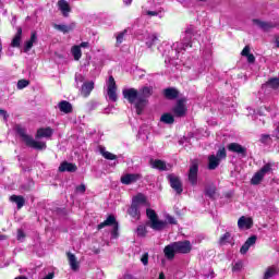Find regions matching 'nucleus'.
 <instances>
[{
  "label": "nucleus",
  "mask_w": 279,
  "mask_h": 279,
  "mask_svg": "<svg viewBox=\"0 0 279 279\" xmlns=\"http://www.w3.org/2000/svg\"><path fill=\"white\" fill-rule=\"evenodd\" d=\"M53 136V129L41 128L36 133V138H51Z\"/></svg>",
  "instance_id": "6ab92c4d"
},
{
  "label": "nucleus",
  "mask_w": 279,
  "mask_h": 279,
  "mask_svg": "<svg viewBox=\"0 0 279 279\" xmlns=\"http://www.w3.org/2000/svg\"><path fill=\"white\" fill-rule=\"evenodd\" d=\"M80 47V49H86V47H88V41H83V43H81V45L78 46Z\"/></svg>",
  "instance_id": "bf43d9fd"
},
{
  "label": "nucleus",
  "mask_w": 279,
  "mask_h": 279,
  "mask_svg": "<svg viewBox=\"0 0 279 279\" xmlns=\"http://www.w3.org/2000/svg\"><path fill=\"white\" fill-rule=\"evenodd\" d=\"M275 43H276V46L279 47V40H278V38L275 40Z\"/></svg>",
  "instance_id": "69168bd1"
},
{
  "label": "nucleus",
  "mask_w": 279,
  "mask_h": 279,
  "mask_svg": "<svg viewBox=\"0 0 279 279\" xmlns=\"http://www.w3.org/2000/svg\"><path fill=\"white\" fill-rule=\"evenodd\" d=\"M125 5H131L132 4V0H123Z\"/></svg>",
  "instance_id": "680f3d73"
},
{
  "label": "nucleus",
  "mask_w": 279,
  "mask_h": 279,
  "mask_svg": "<svg viewBox=\"0 0 279 279\" xmlns=\"http://www.w3.org/2000/svg\"><path fill=\"white\" fill-rule=\"evenodd\" d=\"M163 95L167 99H178V95H180V92L173 87L166 88L163 90Z\"/></svg>",
  "instance_id": "cd10ccee"
},
{
  "label": "nucleus",
  "mask_w": 279,
  "mask_h": 279,
  "mask_svg": "<svg viewBox=\"0 0 279 279\" xmlns=\"http://www.w3.org/2000/svg\"><path fill=\"white\" fill-rule=\"evenodd\" d=\"M137 236H146L147 234V228L143 225H140L136 229Z\"/></svg>",
  "instance_id": "a19ab883"
},
{
  "label": "nucleus",
  "mask_w": 279,
  "mask_h": 279,
  "mask_svg": "<svg viewBox=\"0 0 279 279\" xmlns=\"http://www.w3.org/2000/svg\"><path fill=\"white\" fill-rule=\"evenodd\" d=\"M241 269H243V262L239 260L233 265L232 271H241Z\"/></svg>",
  "instance_id": "49530a36"
},
{
  "label": "nucleus",
  "mask_w": 279,
  "mask_h": 279,
  "mask_svg": "<svg viewBox=\"0 0 279 279\" xmlns=\"http://www.w3.org/2000/svg\"><path fill=\"white\" fill-rule=\"evenodd\" d=\"M143 14L145 16H158V14H160V11H143Z\"/></svg>",
  "instance_id": "de8ad7c7"
},
{
  "label": "nucleus",
  "mask_w": 279,
  "mask_h": 279,
  "mask_svg": "<svg viewBox=\"0 0 279 279\" xmlns=\"http://www.w3.org/2000/svg\"><path fill=\"white\" fill-rule=\"evenodd\" d=\"M71 53L74 60L78 61L82 58V48H80V46H73L71 48Z\"/></svg>",
  "instance_id": "f704fd0d"
},
{
  "label": "nucleus",
  "mask_w": 279,
  "mask_h": 279,
  "mask_svg": "<svg viewBox=\"0 0 279 279\" xmlns=\"http://www.w3.org/2000/svg\"><path fill=\"white\" fill-rule=\"evenodd\" d=\"M250 247L246 242H244V244L242 245V247L240 248V254H245L246 252H250Z\"/></svg>",
  "instance_id": "3c124183"
},
{
  "label": "nucleus",
  "mask_w": 279,
  "mask_h": 279,
  "mask_svg": "<svg viewBox=\"0 0 279 279\" xmlns=\"http://www.w3.org/2000/svg\"><path fill=\"white\" fill-rule=\"evenodd\" d=\"M166 223H170L171 226H175L178 220L171 215H166Z\"/></svg>",
  "instance_id": "c03bdc74"
},
{
  "label": "nucleus",
  "mask_w": 279,
  "mask_h": 279,
  "mask_svg": "<svg viewBox=\"0 0 279 279\" xmlns=\"http://www.w3.org/2000/svg\"><path fill=\"white\" fill-rule=\"evenodd\" d=\"M125 36H128V29H124V31L116 34L117 47H119L123 43V40H125Z\"/></svg>",
  "instance_id": "72a5a7b5"
},
{
  "label": "nucleus",
  "mask_w": 279,
  "mask_h": 279,
  "mask_svg": "<svg viewBox=\"0 0 279 279\" xmlns=\"http://www.w3.org/2000/svg\"><path fill=\"white\" fill-rule=\"evenodd\" d=\"M246 58H247V62L250 64H254L256 62V57H254V54H252V53L246 56Z\"/></svg>",
  "instance_id": "864d4df0"
},
{
  "label": "nucleus",
  "mask_w": 279,
  "mask_h": 279,
  "mask_svg": "<svg viewBox=\"0 0 279 279\" xmlns=\"http://www.w3.org/2000/svg\"><path fill=\"white\" fill-rule=\"evenodd\" d=\"M266 84L267 86L276 90L279 88V78L278 77L270 78Z\"/></svg>",
  "instance_id": "4c0bfd02"
},
{
  "label": "nucleus",
  "mask_w": 279,
  "mask_h": 279,
  "mask_svg": "<svg viewBox=\"0 0 279 279\" xmlns=\"http://www.w3.org/2000/svg\"><path fill=\"white\" fill-rule=\"evenodd\" d=\"M53 27L54 29H58V32H62V34H69V32L75 29V23H71L70 25L54 24Z\"/></svg>",
  "instance_id": "b1692460"
},
{
  "label": "nucleus",
  "mask_w": 279,
  "mask_h": 279,
  "mask_svg": "<svg viewBox=\"0 0 279 279\" xmlns=\"http://www.w3.org/2000/svg\"><path fill=\"white\" fill-rule=\"evenodd\" d=\"M272 167L274 165L271 163L264 165L260 170L254 173V175L251 179V184H253V186H258V184H260V182L265 180V175L274 171Z\"/></svg>",
  "instance_id": "423d86ee"
},
{
  "label": "nucleus",
  "mask_w": 279,
  "mask_h": 279,
  "mask_svg": "<svg viewBox=\"0 0 279 279\" xmlns=\"http://www.w3.org/2000/svg\"><path fill=\"white\" fill-rule=\"evenodd\" d=\"M36 40H38V36L36 35V32H33L31 35V39L25 43V46H24L25 53H27L34 47V43H36Z\"/></svg>",
  "instance_id": "c756f323"
},
{
  "label": "nucleus",
  "mask_w": 279,
  "mask_h": 279,
  "mask_svg": "<svg viewBox=\"0 0 279 279\" xmlns=\"http://www.w3.org/2000/svg\"><path fill=\"white\" fill-rule=\"evenodd\" d=\"M142 178L143 175H141L140 173H126L121 177L120 181L122 184L130 185L138 182V180H141Z\"/></svg>",
  "instance_id": "f8f14e48"
},
{
  "label": "nucleus",
  "mask_w": 279,
  "mask_h": 279,
  "mask_svg": "<svg viewBox=\"0 0 279 279\" xmlns=\"http://www.w3.org/2000/svg\"><path fill=\"white\" fill-rule=\"evenodd\" d=\"M140 97L138 101L136 104V113L142 114L143 110H145V106H147V99H149V96L153 95L154 89L151 87H142L138 89Z\"/></svg>",
  "instance_id": "20e7f679"
},
{
  "label": "nucleus",
  "mask_w": 279,
  "mask_h": 279,
  "mask_svg": "<svg viewBox=\"0 0 279 279\" xmlns=\"http://www.w3.org/2000/svg\"><path fill=\"white\" fill-rule=\"evenodd\" d=\"M0 117H3L4 121H8V117H10L8 114V111L0 109Z\"/></svg>",
  "instance_id": "6e6d98bb"
},
{
  "label": "nucleus",
  "mask_w": 279,
  "mask_h": 279,
  "mask_svg": "<svg viewBox=\"0 0 279 279\" xmlns=\"http://www.w3.org/2000/svg\"><path fill=\"white\" fill-rule=\"evenodd\" d=\"M106 226H113V230L111 232L112 239H117L119 236V223L117 222V218L114 216H108V218L98 225V230H102Z\"/></svg>",
  "instance_id": "6e6552de"
},
{
  "label": "nucleus",
  "mask_w": 279,
  "mask_h": 279,
  "mask_svg": "<svg viewBox=\"0 0 279 279\" xmlns=\"http://www.w3.org/2000/svg\"><path fill=\"white\" fill-rule=\"evenodd\" d=\"M199 171V163H197V160H193L190 166L189 170V182L192 186H195L197 184V173Z\"/></svg>",
  "instance_id": "9d476101"
},
{
  "label": "nucleus",
  "mask_w": 279,
  "mask_h": 279,
  "mask_svg": "<svg viewBox=\"0 0 279 279\" xmlns=\"http://www.w3.org/2000/svg\"><path fill=\"white\" fill-rule=\"evenodd\" d=\"M230 239H232V235L230 234V232H227L219 239V244L226 245V243H230Z\"/></svg>",
  "instance_id": "58836bf2"
},
{
  "label": "nucleus",
  "mask_w": 279,
  "mask_h": 279,
  "mask_svg": "<svg viewBox=\"0 0 279 279\" xmlns=\"http://www.w3.org/2000/svg\"><path fill=\"white\" fill-rule=\"evenodd\" d=\"M94 88H95V83L94 82L84 83L82 88H81V95L83 97H88V95H90V93H93Z\"/></svg>",
  "instance_id": "393cba45"
},
{
  "label": "nucleus",
  "mask_w": 279,
  "mask_h": 279,
  "mask_svg": "<svg viewBox=\"0 0 279 279\" xmlns=\"http://www.w3.org/2000/svg\"><path fill=\"white\" fill-rule=\"evenodd\" d=\"M150 228L157 231L165 230L167 228V221L158 220L157 218L150 222Z\"/></svg>",
  "instance_id": "7c9ffc66"
},
{
  "label": "nucleus",
  "mask_w": 279,
  "mask_h": 279,
  "mask_svg": "<svg viewBox=\"0 0 279 279\" xmlns=\"http://www.w3.org/2000/svg\"><path fill=\"white\" fill-rule=\"evenodd\" d=\"M27 86H29V81H27V80H20L17 82L19 90H23V88H27Z\"/></svg>",
  "instance_id": "79ce46f5"
},
{
  "label": "nucleus",
  "mask_w": 279,
  "mask_h": 279,
  "mask_svg": "<svg viewBox=\"0 0 279 279\" xmlns=\"http://www.w3.org/2000/svg\"><path fill=\"white\" fill-rule=\"evenodd\" d=\"M146 215L150 220V223L156 221V219H158V215H156V211L154 209H146Z\"/></svg>",
  "instance_id": "ea45409f"
},
{
  "label": "nucleus",
  "mask_w": 279,
  "mask_h": 279,
  "mask_svg": "<svg viewBox=\"0 0 279 279\" xmlns=\"http://www.w3.org/2000/svg\"><path fill=\"white\" fill-rule=\"evenodd\" d=\"M269 141H271V136L270 135L263 134L260 136V143H264L265 145H267V143H269Z\"/></svg>",
  "instance_id": "09e8293b"
},
{
  "label": "nucleus",
  "mask_w": 279,
  "mask_h": 279,
  "mask_svg": "<svg viewBox=\"0 0 279 279\" xmlns=\"http://www.w3.org/2000/svg\"><path fill=\"white\" fill-rule=\"evenodd\" d=\"M9 201L12 204H16L17 210H21V208L25 206V197H23L22 195H11Z\"/></svg>",
  "instance_id": "5701e85b"
},
{
  "label": "nucleus",
  "mask_w": 279,
  "mask_h": 279,
  "mask_svg": "<svg viewBox=\"0 0 279 279\" xmlns=\"http://www.w3.org/2000/svg\"><path fill=\"white\" fill-rule=\"evenodd\" d=\"M160 121L162 123H167L168 125H171V123H173L175 121V119L173 118V116L171 113H165L161 116Z\"/></svg>",
  "instance_id": "c9c22d12"
},
{
  "label": "nucleus",
  "mask_w": 279,
  "mask_h": 279,
  "mask_svg": "<svg viewBox=\"0 0 279 279\" xmlns=\"http://www.w3.org/2000/svg\"><path fill=\"white\" fill-rule=\"evenodd\" d=\"M274 276H276V269L268 268L264 275V279L274 278Z\"/></svg>",
  "instance_id": "37998d69"
},
{
  "label": "nucleus",
  "mask_w": 279,
  "mask_h": 279,
  "mask_svg": "<svg viewBox=\"0 0 279 279\" xmlns=\"http://www.w3.org/2000/svg\"><path fill=\"white\" fill-rule=\"evenodd\" d=\"M253 23L264 32H269V29H274V27H276V24L271 22H263L260 20H253Z\"/></svg>",
  "instance_id": "aec40b11"
},
{
  "label": "nucleus",
  "mask_w": 279,
  "mask_h": 279,
  "mask_svg": "<svg viewBox=\"0 0 279 279\" xmlns=\"http://www.w3.org/2000/svg\"><path fill=\"white\" fill-rule=\"evenodd\" d=\"M205 195L209 197L210 199H215V195H217V186L215 185H208L205 189Z\"/></svg>",
  "instance_id": "473e14b6"
},
{
  "label": "nucleus",
  "mask_w": 279,
  "mask_h": 279,
  "mask_svg": "<svg viewBox=\"0 0 279 279\" xmlns=\"http://www.w3.org/2000/svg\"><path fill=\"white\" fill-rule=\"evenodd\" d=\"M100 154H101V156H104L106 158V160H117V155H114L110 151H107L104 148L100 149Z\"/></svg>",
  "instance_id": "e433bc0d"
},
{
  "label": "nucleus",
  "mask_w": 279,
  "mask_h": 279,
  "mask_svg": "<svg viewBox=\"0 0 279 279\" xmlns=\"http://www.w3.org/2000/svg\"><path fill=\"white\" fill-rule=\"evenodd\" d=\"M141 262H142L143 265H145V266L149 265V254H148V253H145V254L142 256Z\"/></svg>",
  "instance_id": "8fccbe9b"
},
{
  "label": "nucleus",
  "mask_w": 279,
  "mask_h": 279,
  "mask_svg": "<svg viewBox=\"0 0 279 279\" xmlns=\"http://www.w3.org/2000/svg\"><path fill=\"white\" fill-rule=\"evenodd\" d=\"M75 82H84V76L82 74H76Z\"/></svg>",
  "instance_id": "13d9d810"
},
{
  "label": "nucleus",
  "mask_w": 279,
  "mask_h": 279,
  "mask_svg": "<svg viewBox=\"0 0 279 279\" xmlns=\"http://www.w3.org/2000/svg\"><path fill=\"white\" fill-rule=\"evenodd\" d=\"M168 180L171 189H173V191L180 195V193H182V181H180V178L175 177V174H169Z\"/></svg>",
  "instance_id": "ddd939ff"
},
{
  "label": "nucleus",
  "mask_w": 279,
  "mask_h": 279,
  "mask_svg": "<svg viewBox=\"0 0 279 279\" xmlns=\"http://www.w3.org/2000/svg\"><path fill=\"white\" fill-rule=\"evenodd\" d=\"M226 148L221 147L218 149L216 155H211L208 157V169L209 171H215L217 167L221 163L222 160H226L227 158Z\"/></svg>",
  "instance_id": "39448f33"
},
{
  "label": "nucleus",
  "mask_w": 279,
  "mask_h": 279,
  "mask_svg": "<svg viewBox=\"0 0 279 279\" xmlns=\"http://www.w3.org/2000/svg\"><path fill=\"white\" fill-rule=\"evenodd\" d=\"M158 279H167V277H165V272H160Z\"/></svg>",
  "instance_id": "052dcab7"
},
{
  "label": "nucleus",
  "mask_w": 279,
  "mask_h": 279,
  "mask_svg": "<svg viewBox=\"0 0 279 279\" xmlns=\"http://www.w3.org/2000/svg\"><path fill=\"white\" fill-rule=\"evenodd\" d=\"M124 279H132V276L131 275H126V276H124Z\"/></svg>",
  "instance_id": "e2e57ef3"
},
{
  "label": "nucleus",
  "mask_w": 279,
  "mask_h": 279,
  "mask_svg": "<svg viewBox=\"0 0 279 279\" xmlns=\"http://www.w3.org/2000/svg\"><path fill=\"white\" fill-rule=\"evenodd\" d=\"M22 239H25V233L23 230L17 231V241H22Z\"/></svg>",
  "instance_id": "4d7b16f0"
},
{
  "label": "nucleus",
  "mask_w": 279,
  "mask_h": 279,
  "mask_svg": "<svg viewBox=\"0 0 279 279\" xmlns=\"http://www.w3.org/2000/svg\"><path fill=\"white\" fill-rule=\"evenodd\" d=\"M250 46H245L241 52V56H243L244 58H247V56H250Z\"/></svg>",
  "instance_id": "603ef678"
},
{
  "label": "nucleus",
  "mask_w": 279,
  "mask_h": 279,
  "mask_svg": "<svg viewBox=\"0 0 279 279\" xmlns=\"http://www.w3.org/2000/svg\"><path fill=\"white\" fill-rule=\"evenodd\" d=\"M68 258H69L71 270L77 271L80 269V262H77V257H75V255L72 253H68Z\"/></svg>",
  "instance_id": "bb28decb"
},
{
  "label": "nucleus",
  "mask_w": 279,
  "mask_h": 279,
  "mask_svg": "<svg viewBox=\"0 0 279 279\" xmlns=\"http://www.w3.org/2000/svg\"><path fill=\"white\" fill-rule=\"evenodd\" d=\"M173 243L177 250V254H190V252L193 250V245H191V242L189 240Z\"/></svg>",
  "instance_id": "9b49d317"
},
{
  "label": "nucleus",
  "mask_w": 279,
  "mask_h": 279,
  "mask_svg": "<svg viewBox=\"0 0 279 279\" xmlns=\"http://www.w3.org/2000/svg\"><path fill=\"white\" fill-rule=\"evenodd\" d=\"M58 9L63 14V16H69L71 12V5L66 0H59L58 1Z\"/></svg>",
  "instance_id": "412c9836"
},
{
  "label": "nucleus",
  "mask_w": 279,
  "mask_h": 279,
  "mask_svg": "<svg viewBox=\"0 0 279 279\" xmlns=\"http://www.w3.org/2000/svg\"><path fill=\"white\" fill-rule=\"evenodd\" d=\"M276 138H278V141H279V131H278V133L276 134Z\"/></svg>",
  "instance_id": "774afa93"
},
{
  "label": "nucleus",
  "mask_w": 279,
  "mask_h": 279,
  "mask_svg": "<svg viewBox=\"0 0 279 279\" xmlns=\"http://www.w3.org/2000/svg\"><path fill=\"white\" fill-rule=\"evenodd\" d=\"M122 95L124 99L129 101V104L134 105V108L136 110V104H138V97H141L138 90L136 88H126L122 90Z\"/></svg>",
  "instance_id": "1a4fd4ad"
},
{
  "label": "nucleus",
  "mask_w": 279,
  "mask_h": 279,
  "mask_svg": "<svg viewBox=\"0 0 279 279\" xmlns=\"http://www.w3.org/2000/svg\"><path fill=\"white\" fill-rule=\"evenodd\" d=\"M227 148L233 154H239L240 156H247V148L243 147L239 143H231L227 146Z\"/></svg>",
  "instance_id": "4468645a"
},
{
  "label": "nucleus",
  "mask_w": 279,
  "mask_h": 279,
  "mask_svg": "<svg viewBox=\"0 0 279 279\" xmlns=\"http://www.w3.org/2000/svg\"><path fill=\"white\" fill-rule=\"evenodd\" d=\"M59 109L65 114H69V112H73V106L66 100H62L61 102H59Z\"/></svg>",
  "instance_id": "2f4dec72"
},
{
  "label": "nucleus",
  "mask_w": 279,
  "mask_h": 279,
  "mask_svg": "<svg viewBox=\"0 0 279 279\" xmlns=\"http://www.w3.org/2000/svg\"><path fill=\"white\" fill-rule=\"evenodd\" d=\"M15 130L17 134L21 136L22 141L27 145V147H32L33 149H47V144L45 142H38L34 140V137L27 134V130L21 125H16Z\"/></svg>",
  "instance_id": "f03ea898"
},
{
  "label": "nucleus",
  "mask_w": 279,
  "mask_h": 279,
  "mask_svg": "<svg viewBox=\"0 0 279 279\" xmlns=\"http://www.w3.org/2000/svg\"><path fill=\"white\" fill-rule=\"evenodd\" d=\"M144 40L146 43V47H148V49H151V47H154V45H156V43L158 40V36L156 34H146L144 36Z\"/></svg>",
  "instance_id": "a878e982"
},
{
  "label": "nucleus",
  "mask_w": 279,
  "mask_h": 279,
  "mask_svg": "<svg viewBox=\"0 0 279 279\" xmlns=\"http://www.w3.org/2000/svg\"><path fill=\"white\" fill-rule=\"evenodd\" d=\"M150 166L159 171H169V166L160 159L150 160Z\"/></svg>",
  "instance_id": "4be33fe9"
},
{
  "label": "nucleus",
  "mask_w": 279,
  "mask_h": 279,
  "mask_svg": "<svg viewBox=\"0 0 279 279\" xmlns=\"http://www.w3.org/2000/svg\"><path fill=\"white\" fill-rule=\"evenodd\" d=\"M1 51H3V47H2L1 44H0V53H1Z\"/></svg>",
  "instance_id": "338daca9"
},
{
  "label": "nucleus",
  "mask_w": 279,
  "mask_h": 279,
  "mask_svg": "<svg viewBox=\"0 0 279 279\" xmlns=\"http://www.w3.org/2000/svg\"><path fill=\"white\" fill-rule=\"evenodd\" d=\"M22 36H23V28L17 27V32L11 41V47H21Z\"/></svg>",
  "instance_id": "c85d7f7f"
},
{
  "label": "nucleus",
  "mask_w": 279,
  "mask_h": 279,
  "mask_svg": "<svg viewBox=\"0 0 279 279\" xmlns=\"http://www.w3.org/2000/svg\"><path fill=\"white\" fill-rule=\"evenodd\" d=\"M15 279H27V277L20 276V277H16Z\"/></svg>",
  "instance_id": "0e129e2a"
},
{
  "label": "nucleus",
  "mask_w": 279,
  "mask_h": 279,
  "mask_svg": "<svg viewBox=\"0 0 279 279\" xmlns=\"http://www.w3.org/2000/svg\"><path fill=\"white\" fill-rule=\"evenodd\" d=\"M172 112L174 117H184V114H186V105L184 104V100H178L177 105L172 109Z\"/></svg>",
  "instance_id": "2eb2a0df"
},
{
  "label": "nucleus",
  "mask_w": 279,
  "mask_h": 279,
  "mask_svg": "<svg viewBox=\"0 0 279 279\" xmlns=\"http://www.w3.org/2000/svg\"><path fill=\"white\" fill-rule=\"evenodd\" d=\"M195 34V28L193 26H189L184 32V37L182 41H177L172 46L166 45V49H170L169 52H163V56L171 58L172 60H178L180 58V53L182 51H186L189 47H193L192 41L193 36Z\"/></svg>",
  "instance_id": "f257e3e1"
},
{
  "label": "nucleus",
  "mask_w": 279,
  "mask_h": 279,
  "mask_svg": "<svg viewBox=\"0 0 279 279\" xmlns=\"http://www.w3.org/2000/svg\"><path fill=\"white\" fill-rule=\"evenodd\" d=\"M256 235H252L245 241V243L248 247H252V245H256Z\"/></svg>",
  "instance_id": "a18cd8bd"
},
{
  "label": "nucleus",
  "mask_w": 279,
  "mask_h": 279,
  "mask_svg": "<svg viewBox=\"0 0 279 279\" xmlns=\"http://www.w3.org/2000/svg\"><path fill=\"white\" fill-rule=\"evenodd\" d=\"M163 254L166 256V258L168 260H173V258H175V254H178V251L175 248V244L174 242L167 245L165 248H163Z\"/></svg>",
  "instance_id": "a211bd4d"
},
{
  "label": "nucleus",
  "mask_w": 279,
  "mask_h": 279,
  "mask_svg": "<svg viewBox=\"0 0 279 279\" xmlns=\"http://www.w3.org/2000/svg\"><path fill=\"white\" fill-rule=\"evenodd\" d=\"M59 171L60 173H64L65 171H68L69 173H75L77 171V166L69 161H63L59 166Z\"/></svg>",
  "instance_id": "f3484780"
},
{
  "label": "nucleus",
  "mask_w": 279,
  "mask_h": 279,
  "mask_svg": "<svg viewBox=\"0 0 279 279\" xmlns=\"http://www.w3.org/2000/svg\"><path fill=\"white\" fill-rule=\"evenodd\" d=\"M76 193H86V185L81 184L76 186Z\"/></svg>",
  "instance_id": "5fc2aeb1"
},
{
  "label": "nucleus",
  "mask_w": 279,
  "mask_h": 279,
  "mask_svg": "<svg viewBox=\"0 0 279 279\" xmlns=\"http://www.w3.org/2000/svg\"><path fill=\"white\" fill-rule=\"evenodd\" d=\"M107 97L109 101L116 102L119 99L117 95V82L114 81V76H109L107 81Z\"/></svg>",
  "instance_id": "0eeeda50"
},
{
  "label": "nucleus",
  "mask_w": 279,
  "mask_h": 279,
  "mask_svg": "<svg viewBox=\"0 0 279 279\" xmlns=\"http://www.w3.org/2000/svg\"><path fill=\"white\" fill-rule=\"evenodd\" d=\"M253 226L254 220L251 217L242 216L238 220V228H240V230H250V228H252Z\"/></svg>",
  "instance_id": "dca6fc26"
},
{
  "label": "nucleus",
  "mask_w": 279,
  "mask_h": 279,
  "mask_svg": "<svg viewBox=\"0 0 279 279\" xmlns=\"http://www.w3.org/2000/svg\"><path fill=\"white\" fill-rule=\"evenodd\" d=\"M143 206H147V197H145L143 194H138L133 197L131 207L128 209V214L130 217L138 221V219H141V208Z\"/></svg>",
  "instance_id": "7ed1b4c3"
}]
</instances>
